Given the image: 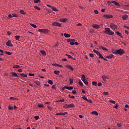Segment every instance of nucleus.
<instances>
[{
  "label": "nucleus",
  "mask_w": 129,
  "mask_h": 129,
  "mask_svg": "<svg viewBox=\"0 0 129 129\" xmlns=\"http://www.w3.org/2000/svg\"><path fill=\"white\" fill-rule=\"evenodd\" d=\"M11 75L12 76H13V77H18V74H17L15 72H12L11 73Z\"/></svg>",
  "instance_id": "obj_19"
},
{
  "label": "nucleus",
  "mask_w": 129,
  "mask_h": 129,
  "mask_svg": "<svg viewBox=\"0 0 129 129\" xmlns=\"http://www.w3.org/2000/svg\"><path fill=\"white\" fill-rule=\"evenodd\" d=\"M128 18V16H127V15H124L122 16V19L124 20V21H125V20H126V19H127Z\"/></svg>",
  "instance_id": "obj_16"
},
{
  "label": "nucleus",
  "mask_w": 129,
  "mask_h": 129,
  "mask_svg": "<svg viewBox=\"0 0 129 129\" xmlns=\"http://www.w3.org/2000/svg\"><path fill=\"white\" fill-rule=\"evenodd\" d=\"M109 102H110L111 103H112L113 104H115V101H113L112 100H109Z\"/></svg>",
  "instance_id": "obj_40"
},
{
  "label": "nucleus",
  "mask_w": 129,
  "mask_h": 129,
  "mask_svg": "<svg viewBox=\"0 0 129 129\" xmlns=\"http://www.w3.org/2000/svg\"><path fill=\"white\" fill-rule=\"evenodd\" d=\"M38 32L41 34H47V33H49V29H38Z\"/></svg>",
  "instance_id": "obj_4"
},
{
  "label": "nucleus",
  "mask_w": 129,
  "mask_h": 129,
  "mask_svg": "<svg viewBox=\"0 0 129 129\" xmlns=\"http://www.w3.org/2000/svg\"><path fill=\"white\" fill-rule=\"evenodd\" d=\"M51 9L52 10V11H53V12H58V9L55 7H51Z\"/></svg>",
  "instance_id": "obj_33"
},
{
  "label": "nucleus",
  "mask_w": 129,
  "mask_h": 129,
  "mask_svg": "<svg viewBox=\"0 0 129 129\" xmlns=\"http://www.w3.org/2000/svg\"><path fill=\"white\" fill-rule=\"evenodd\" d=\"M99 59H103V57L102 56V54L101 53H99L98 55Z\"/></svg>",
  "instance_id": "obj_43"
},
{
  "label": "nucleus",
  "mask_w": 129,
  "mask_h": 129,
  "mask_svg": "<svg viewBox=\"0 0 129 129\" xmlns=\"http://www.w3.org/2000/svg\"><path fill=\"white\" fill-rule=\"evenodd\" d=\"M116 35H117V36H119V37H121L122 38V36H121V33L118 31H116L115 32Z\"/></svg>",
  "instance_id": "obj_23"
},
{
  "label": "nucleus",
  "mask_w": 129,
  "mask_h": 129,
  "mask_svg": "<svg viewBox=\"0 0 129 129\" xmlns=\"http://www.w3.org/2000/svg\"><path fill=\"white\" fill-rule=\"evenodd\" d=\"M124 54V51L122 49H119L117 50V55H123Z\"/></svg>",
  "instance_id": "obj_6"
},
{
  "label": "nucleus",
  "mask_w": 129,
  "mask_h": 129,
  "mask_svg": "<svg viewBox=\"0 0 129 129\" xmlns=\"http://www.w3.org/2000/svg\"><path fill=\"white\" fill-rule=\"evenodd\" d=\"M52 25L54 26V27H62V25L59 22H53Z\"/></svg>",
  "instance_id": "obj_7"
},
{
  "label": "nucleus",
  "mask_w": 129,
  "mask_h": 129,
  "mask_svg": "<svg viewBox=\"0 0 129 129\" xmlns=\"http://www.w3.org/2000/svg\"><path fill=\"white\" fill-rule=\"evenodd\" d=\"M82 80L83 82L86 85H88V82L86 81V78L85 77V75H82Z\"/></svg>",
  "instance_id": "obj_5"
},
{
  "label": "nucleus",
  "mask_w": 129,
  "mask_h": 129,
  "mask_svg": "<svg viewBox=\"0 0 129 129\" xmlns=\"http://www.w3.org/2000/svg\"><path fill=\"white\" fill-rule=\"evenodd\" d=\"M34 118L36 120H38L39 119V116H35Z\"/></svg>",
  "instance_id": "obj_62"
},
{
  "label": "nucleus",
  "mask_w": 129,
  "mask_h": 129,
  "mask_svg": "<svg viewBox=\"0 0 129 129\" xmlns=\"http://www.w3.org/2000/svg\"><path fill=\"white\" fill-rule=\"evenodd\" d=\"M11 18H13V15H12L11 14H9L8 15V17H7L8 19H11Z\"/></svg>",
  "instance_id": "obj_56"
},
{
  "label": "nucleus",
  "mask_w": 129,
  "mask_h": 129,
  "mask_svg": "<svg viewBox=\"0 0 129 129\" xmlns=\"http://www.w3.org/2000/svg\"><path fill=\"white\" fill-rule=\"evenodd\" d=\"M103 94H104V95H108V94H109V93H108V92H104L103 93Z\"/></svg>",
  "instance_id": "obj_58"
},
{
  "label": "nucleus",
  "mask_w": 129,
  "mask_h": 129,
  "mask_svg": "<svg viewBox=\"0 0 129 129\" xmlns=\"http://www.w3.org/2000/svg\"><path fill=\"white\" fill-rule=\"evenodd\" d=\"M72 39H68L67 40V42H71V41H72Z\"/></svg>",
  "instance_id": "obj_64"
},
{
  "label": "nucleus",
  "mask_w": 129,
  "mask_h": 129,
  "mask_svg": "<svg viewBox=\"0 0 129 129\" xmlns=\"http://www.w3.org/2000/svg\"><path fill=\"white\" fill-rule=\"evenodd\" d=\"M66 56H68V58H69V59H73V58L72 56H71L69 54H66Z\"/></svg>",
  "instance_id": "obj_41"
},
{
  "label": "nucleus",
  "mask_w": 129,
  "mask_h": 129,
  "mask_svg": "<svg viewBox=\"0 0 129 129\" xmlns=\"http://www.w3.org/2000/svg\"><path fill=\"white\" fill-rule=\"evenodd\" d=\"M7 33L8 35H9V36H10V35H12V32H11V31H7Z\"/></svg>",
  "instance_id": "obj_63"
},
{
  "label": "nucleus",
  "mask_w": 129,
  "mask_h": 129,
  "mask_svg": "<svg viewBox=\"0 0 129 129\" xmlns=\"http://www.w3.org/2000/svg\"><path fill=\"white\" fill-rule=\"evenodd\" d=\"M117 107H118V104H117V103H116L115 106H114V108H116V109H117Z\"/></svg>",
  "instance_id": "obj_60"
},
{
  "label": "nucleus",
  "mask_w": 129,
  "mask_h": 129,
  "mask_svg": "<svg viewBox=\"0 0 129 129\" xmlns=\"http://www.w3.org/2000/svg\"><path fill=\"white\" fill-rule=\"evenodd\" d=\"M10 100H19V98L11 97L10 98Z\"/></svg>",
  "instance_id": "obj_26"
},
{
  "label": "nucleus",
  "mask_w": 129,
  "mask_h": 129,
  "mask_svg": "<svg viewBox=\"0 0 129 129\" xmlns=\"http://www.w3.org/2000/svg\"><path fill=\"white\" fill-rule=\"evenodd\" d=\"M107 3L108 5H110V6H113V5L111 4H112L111 1V2L108 1Z\"/></svg>",
  "instance_id": "obj_57"
},
{
  "label": "nucleus",
  "mask_w": 129,
  "mask_h": 129,
  "mask_svg": "<svg viewBox=\"0 0 129 129\" xmlns=\"http://www.w3.org/2000/svg\"><path fill=\"white\" fill-rule=\"evenodd\" d=\"M103 17L104 19H112L113 16L112 15H104Z\"/></svg>",
  "instance_id": "obj_9"
},
{
  "label": "nucleus",
  "mask_w": 129,
  "mask_h": 129,
  "mask_svg": "<svg viewBox=\"0 0 129 129\" xmlns=\"http://www.w3.org/2000/svg\"><path fill=\"white\" fill-rule=\"evenodd\" d=\"M93 52H94V53H95L96 54V55H97V56H98L99 55V54L100 53V52H99V51L95 50V49H94L93 50Z\"/></svg>",
  "instance_id": "obj_24"
},
{
  "label": "nucleus",
  "mask_w": 129,
  "mask_h": 129,
  "mask_svg": "<svg viewBox=\"0 0 129 129\" xmlns=\"http://www.w3.org/2000/svg\"><path fill=\"white\" fill-rule=\"evenodd\" d=\"M0 55H1V56H3V55H4V51L2 49H0Z\"/></svg>",
  "instance_id": "obj_52"
},
{
  "label": "nucleus",
  "mask_w": 129,
  "mask_h": 129,
  "mask_svg": "<svg viewBox=\"0 0 129 129\" xmlns=\"http://www.w3.org/2000/svg\"><path fill=\"white\" fill-rule=\"evenodd\" d=\"M92 85L94 86H97V83L96 82H93Z\"/></svg>",
  "instance_id": "obj_45"
},
{
  "label": "nucleus",
  "mask_w": 129,
  "mask_h": 129,
  "mask_svg": "<svg viewBox=\"0 0 129 129\" xmlns=\"http://www.w3.org/2000/svg\"><path fill=\"white\" fill-rule=\"evenodd\" d=\"M40 52L42 56H46V51L45 50H41Z\"/></svg>",
  "instance_id": "obj_22"
},
{
  "label": "nucleus",
  "mask_w": 129,
  "mask_h": 129,
  "mask_svg": "<svg viewBox=\"0 0 129 129\" xmlns=\"http://www.w3.org/2000/svg\"><path fill=\"white\" fill-rule=\"evenodd\" d=\"M93 28H94V29H98L100 28V26L99 25L94 24L93 25Z\"/></svg>",
  "instance_id": "obj_18"
},
{
  "label": "nucleus",
  "mask_w": 129,
  "mask_h": 129,
  "mask_svg": "<svg viewBox=\"0 0 129 129\" xmlns=\"http://www.w3.org/2000/svg\"><path fill=\"white\" fill-rule=\"evenodd\" d=\"M41 2V0H34V3L35 4H38Z\"/></svg>",
  "instance_id": "obj_39"
},
{
  "label": "nucleus",
  "mask_w": 129,
  "mask_h": 129,
  "mask_svg": "<svg viewBox=\"0 0 129 129\" xmlns=\"http://www.w3.org/2000/svg\"><path fill=\"white\" fill-rule=\"evenodd\" d=\"M70 84L72 85L73 84V79H70Z\"/></svg>",
  "instance_id": "obj_38"
},
{
  "label": "nucleus",
  "mask_w": 129,
  "mask_h": 129,
  "mask_svg": "<svg viewBox=\"0 0 129 129\" xmlns=\"http://www.w3.org/2000/svg\"><path fill=\"white\" fill-rule=\"evenodd\" d=\"M67 68H69V69H70V70H72V71H73V70H74V69L73 68V67H72V66L70 65L67 66Z\"/></svg>",
  "instance_id": "obj_21"
},
{
  "label": "nucleus",
  "mask_w": 129,
  "mask_h": 129,
  "mask_svg": "<svg viewBox=\"0 0 129 129\" xmlns=\"http://www.w3.org/2000/svg\"><path fill=\"white\" fill-rule=\"evenodd\" d=\"M20 12L22 14V15H26V12L24 11V10H20Z\"/></svg>",
  "instance_id": "obj_42"
},
{
  "label": "nucleus",
  "mask_w": 129,
  "mask_h": 129,
  "mask_svg": "<svg viewBox=\"0 0 129 129\" xmlns=\"http://www.w3.org/2000/svg\"><path fill=\"white\" fill-rule=\"evenodd\" d=\"M110 28L111 30H114V31L117 30V25L114 24V23L110 24Z\"/></svg>",
  "instance_id": "obj_3"
},
{
  "label": "nucleus",
  "mask_w": 129,
  "mask_h": 129,
  "mask_svg": "<svg viewBox=\"0 0 129 129\" xmlns=\"http://www.w3.org/2000/svg\"><path fill=\"white\" fill-rule=\"evenodd\" d=\"M51 88H52L53 89H56L57 86H56V85H53L51 86Z\"/></svg>",
  "instance_id": "obj_44"
},
{
  "label": "nucleus",
  "mask_w": 129,
  "mask_h": 129,
  "mask_svg": "<svg viewBox=\"0 0 129 129\" xmlns=\"http://www.w3.org/2000/svg\"><path fill=\"white\" fill-rule=\"evenodd\" d=\"M79 83L80 85H81V86H83V83H82V81H79Z\"/></svg>",
  "instance_id": "obj_51"
},
{
  "label": "nucleus",
  "mask_w": 129,
  "mask_h": 129,
  "mask_svg": "<svg viewBox=\"0 0 129 129\" xmlns=\"http://www.w3.org/2000/svg\"><path fill=\"white\" fill-rule=\"evenodd\" d=\"M86 101H88V102H90V103H92V101H91V99H88L87 98V100H86Z\"/></svg>",
  "instance_id": "obj_54"
},
{
  "label": "nucleus",
  "mask_w": 129,
  "mask_h": 129,
  "mask_svg": "<svg viewBox=\"0 0 129 129\" xmlns=\"http://www.w3.org/2000/svg\"><path fill=\"white\" fill-rule=\"evenodd\" d=\"M68 114V112L57 113L55 114L56 115H65V114Z\"/></svg>",
  "instance_id": "obj_10"
},
{
  "label": "nucleus",
  "mask_w": 129,
  "mask_h": 129,
  "mask_svg": "<svg viewBox=\"0 0 129 129\" xmlns=\"http://www.w3.org/2000/svg\"><path fill=\"white\" fill-rule=\"evenodd\" d=\"M48 83H49V84H50L51 85H52L53 84V81H52L51 80H49L48 81Z\"/></svg>",
  "instance_id": "obj_37"
},
{
  "label": "nucleus",
  "mask_w": 129,
  "mask_h": 129,
  "mask_svg": "<svg viewBox=\"0 0 129 129\" xmlns=\"http://www.w3.org/2000/svg\"><path fill=\"white\" fill-rule=\"evenodd\" d=\"M8 108L10 110H13V109H14V107H12L11 105L9 106Z\"/></svg>",
  "instance_id": "obj_46"
},
{
  "label": "nucleus",
  "mask_w": 129,
  "mask_h": 129,
  "mask_svg": "<svg viewBox=\"0 0 129 129\" xmlns=\"http://www.w3.org/2000/svg\"><path fill=\"white\" fill-rule=\"evenodd\" d=\"M20 38H21V36L20 35L15 36V40H16V41H19Z\"/></svg>",
  "instance_id": "obj_28"
},
{
  "label": "nucleus",
  "mask_w": 129,
  "mask_h": 129,
  "mask_svg": "<svg viewBox=\"0 0 129 129\" xmlns=\"http://www.w3.org/2000/svg\"><path fill=\"white\" fill-rule=\"evenodd\" d=\"M14 69H19L20 68V66L19 65H15L13 66Z\"/></svg>",
  "instance_id": "obj_36"
},
{
  "label": "nucleus",
  "mask_w": 129,
  "mask_h": 129,
  "mask_svg": "<svg viewBox=\"0 0 129 129\" xmlns=\"http://www.w3.org/2000/svg\"><path fill=\"white\" fill-rule=\"evenodd\" d=\"M75 105L73 103H71L70 104H66L63 106V108H71L72 107H74Z\"/></svg>",
  "instance_id": "obj_2"
},
{
  "label": "nucleus",
  "mask_w": 129,
  "mask_h": 129,
  "mask_svg": "<svg viewBox=\"0 0 129 129\" xmlns=\"http://www.w3.org/2000/svg\"><path fill=\"white\" fill-rule=\"evenodd\" d=\"M105 34H107V35H109L110 36H112V35H114V32L112 31L110 28H105L104 31Z\"/></svg>",
  "instance_id": "obj_1"
},
{
  "label": "nucleus",
  "mask_w": 129,
  "mask_h": 129,
  "mask_svg": "<svg viewBox=\"0 0 129 129\" xmlns=\"http://www.w3.org/2000/svg\"><path fill=\"white\" fill-rule=\"evenodd\" d=\"M113 57H114V55H113V54H109V55L106 56V58H107V59H112V58H113Z\"/></svg>",
  "instance_id": "obj_12"
},
{
  "label": "nucleus",
  "mask_w": 129,
  "mask_h": 129,
  "mask_svg": "<svg viewBox=\"0 0 129 129\" xmlns=\"http://www.w3.org/2000/svg\"><path fill=\"white\" fill-rule=\"evenodd\" d=\"M117 50L115 49H112L111 52L113 53V54H117Z\"/></svg>",
  "instance_id": "obj_35"
},
{
  "label": "nucleus",
  "mask_w": 129,
  "mask_h": 129,
  "mask_svg": "<svg viewBox=\"0 0 129 129\" xmlns=\"http://www.w3.org/2000/svg\"><path fill=\"white\" fill-rule=\"evenodd\" d=\"M94 13H95V14H96V15H98L99 12H98V11L96 10H94Z\"/></svg>",
  "instance_id": "obj_59"
},
{
  "label": "nucleus",
  "mask_w": 129,
  "mask_h": 129,
  "mask_svg": "<svg viewBox=\"0 0 129 129\" xmlns=\"http://www.w3.org/2000/svg\"><path fill=\"white\" fill-rule=\"evenodd\" d=\"M20 75L22 76V77H27L28 76L25 74H20Z\"/></svg>",
  "instance_id": "obj_47"
},
{
  "label": "nucleus",
  "mask_w": 129,
  "mask_h": 129,
  "mask_svg": "<svg viewBox=\"0 0 129 129\" xmlns=\"http://www.w3.org/2000/svg\"><path fill=\"white\" fill-rule=\"evenodd\" d=\"M81 98H83V99H84V100H87V98H86V97H85V96H84V95H83L82 97H81Z\"/></svg>",
  "instance_id": "obj_48"
},
{
  "label": "nucleus",
  "mask_w": 129,
  "mask_h": 129,
  "mask_svg": "<svg viewBox=\"0 0 129 129\" xmlns=\"http://www.w3.org/2000/svg\"><path fill=\"white\" fill-rule=\"evenodd\" d=\"M102 78L103 79V80L104 81H106V79H108V77L107 76H103Z\"/></svg>",
  "instance_id": "obj_25"
},
{
  "label": "nucleus",
  "mask_w": 129,
  "mask_h": 129,
  "mask_svg": "<svg viewBox=\"0 0 129 129\" xmlns=\"http://www.w3.org/2000/svg\"><path fill=\"white\" fill-rule=\"evenodd\" d=\"M75 39H72V41H71L70 42V45H75Z\"/></svg>",
  "instance_id": "obj_32"
},
{
  "label": "nucleus",
  "mask_w": 129,
  "mask_h": 129,
  "mask_svg": "<svg viewBox=\"0 0 129 129\" xmlns=\"http://www.w3.org/2000/svg\"><path fill=\"white\" fill-rule=\"evenodd\" d=\"M64 37H65L66 38H70V37H71V35L68 33H64Z\"/></svg>",
  "instance_id": "obj_17"
},
{
  "label": "nucleus",
  "mask_w": 129,
  "mask_h": 129,
  "mask_svg": "<svg viewBox=\"0 0 129 129\" xmlns=\"http://www.w3.org/2000/svg\"><path fill=\"white\" fill-rule=\"evenodd\" d=\"M12 17L13 18H18V15L16 14H12Z\"/></svg>",
  "instance_id": "obj_50"
},
{
  "label": "nucleus",
  "mask_w": 129,
  "mask_h": 129,
  "mask_svg": "<svg viewBox=\"0 0 129 129\" xmlns=\"http://www.w3.org/2000/svg\"><path fill=\"white\" fill-rule=\"evenodd\" d=\"M99 49H101V50H103V51H108L107 48L105 47H103L102 46H99Z\"/></svg>",
  "instance_id": "obj_13"
},
{
  "label": "nucleus",
  "mask_w": 129,
  "mask_h": 129,
  "mask_svg": "<svg viewBox=\"0 0 129 129\" xmlns=\"http://www.w3.org/2000/svg\"><path fill=\"white\" fill-rule=\"evenodd\" d=\"M54 74H56V75H59V74H60V71H54Z\"/></svg>",
  "instance_id": "obj_34"
},
{
  "label": "nucleus",
  "mask_w": 129,
  "mask_h": 129,
  "mask_svg": "<svg viewBox=\"0 0 129 129\" xmlns=\"http://www.w3.org/2000/svg\"><path fill=\"white\" fill-rule=\"evenodd\" d=\"M52 66H56L57 67H60V68L63 67L62 65H59L58 63H52Z\"/></svg>",
  "instance_id": "obj_15"
},
{
  "label": "nucleus",
  "mask_w": 129,
  "mask_h": 129,
  "mask_svg": "<svg viewBox=\"0 0 129 129\" xmlns=\"http://www.w3.org/2000/svg\"><path fill=\"white\" fill-rule=\"evenodd\" d=\"M111 3H112V4H113V5H114V6H118V7L120 6L119 4L115 1H112Z\"/></svg>",
  "instance_id": "obj_11"
},
{
  "label": "nucleus",
  "mask_w": 129,
  "mask_h": 129,
  "mask_svg": "<svg viewBox=\"0 0 129 129\" xmlns=\"http://www.w3.org/2000/svg\"><path fill=\"white\" fill-rule=\"evenodd\" d=\"M91 113L92 114H95V115H98V113L97 112V111H92Z\"/></svg>",
  "instance_id": "obj_30"
},
{
  "label": "nucleus",
  "mask_w": 129,
  "mask_h": 129,
  "mask_svg": "<svg viewBox=\"0 0 129 129\" xmlns=\"http://www.w3.org/2000/svg\"><path fill=\"white\" fill-rule=\"evenodd\" d=\"M6 45L8 46V47H13L14 46V45H13V43H12V41H11V40H9L6 43Z\"/></svg>",
  "instance_id": "obj_8"
},
{
  "label": "nucleus",
  "mask_w": 129,
  "mask_h": 129,
  "mask_svg": "<svg viewBox=\"0 0 129 129\" xmlns=\"http://www.w3.org/2000/svg\"><path fill=\"white\" fill-rule=\"evenodd\" d=\"M30 26H31V27H32V28H34V29H36L37 28V25H35V24H33L32 23H30Z\"/></svg>",
  "instance_id": "obj_31"
},
{
  "label": "nucleus",
  "mask_w": 129,
  "mask_h": 129,
  "mask_svg": "<svg viewBox=\"0 0 129 129\" xmlns=\"http://www.w3.org/2000/svg\"><path fill=\"white\" fill-rule=\"evenodd\" d=\"M60 22H61V23H66V22H68V19L66 18L60 19Z\"/></svg>",
  "instance_id": "obj_14"
},
{
  "label": "nucleus",
  "mask_w": 129,
  "mask_h": 129,
  "mask_svg": "<svg viewBox=\"0 0 129 129\" xmlns=\"http://www.w3.org/2000/svg\"><path fill=\"white\" fill-rule=\"evenodd\" d=\"M117 126L118 127H120V126H121V123H117Z\"/></svg>",
  "instance_id": "obj_53"
},
{
  "label": "nucleus",
  "mask_w": 129,
  "mask_h": 129,
  "mask_svg": "<svg viewBox=\"0 0 129 129\" xmlns=\"http://www.w3.org/2000/svg\"><path fill=\"white\" fill-rule=\"evenodd\" d=\"M6 54H7V55H12V54H13V53L10 52H8V51H6L5 52Z\"/></svg>",
  "instance_id": "obj_49"
},
{
  "label": "nucleus",
  "mask_w": 129,
  "mask_h": 129,
  "mask_svg": "<svg viewBox=\"0 0 129 129\" xmlns=\"http://www.w3.org/2000/svg\"><path fill=\"white\" fill-rule=\"evenodd\" d=\"M70 94L69 95V97L70 98H72L73 99H74V98H75V97L74 96H70Z\"/></svg>",
  "instance_id": "obj_55"
},
{
  "label": "nucleus",
  "mask_w": 129,
  "mask_h": 129,
  "mask_svg": "<svg viewBox=\"0 0 129 129\" xmlns=\"http://www.w3.org/2000/svg\"><path fill=\"white\" fill-rule=\"evenodd\" d=\"M38 107H39L40 108H44L45 107V106H44L43 104H38L37 105Z\"/></svg>",
  "instance_id": "obj_27"
},
{
  "label": "nucleus",
  "mask_w": 129,
  "mask_h": 129,
  "mask_svg": "<svg viewBox=\"0 0 129 129\" xmlns=\"http://www.w3.org/2000/svg\"><path fill=\"white\" fill-rule=\"evenodd\" d=\"M64 88L66 89H68V90H72V89H73V87H67V86H65Z\"/></svg>",
  "instance_id": "obj_20"
},
{
  "label": "nucleus",
  "mask_w": 129,
  "mask_h": 129,
  "mask_svg": "<svg viewBox=\"0 0 129 129\" xmlns=\"http://www.w3.org/2000/svg\"><path fill=\"white\" fill-rule=\"evenodd\" d=\"M34 8V9H35V10H37V11H41V8H40V7H38L37 6H35Z\"/></svg>",
  "instance_id": "obj_29"
},
{
  "label": "nucleus",
  "mask_w": 129,
  "mask_h": 129,
  "mask_svg": "<svg viewBox=\"0 0 129 129\" xmlns=\"http://www.w3.org/2000/svg\"><path fill=\"white\" fill-rule=\"evenodd\" d=\"M89 55L91 58H93V57H94V54H93V53H90Z\"/></svg>",
  "instance_id": "obj_61"
}]
</instances>
